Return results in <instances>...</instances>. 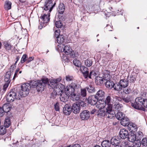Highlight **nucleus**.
<instances>
[{
    "mask_svg": "<svg viewBox=\"0 0 147 147\" xmlns=\"http://www.w3.org/2000/svg\"><path fill=\"white\" fill-rule=\"evenodd\" d=\"M61 78H59L51 80L49 83V80L47 78L42 79L40 80H38L34 82L32 84V87H36L37 91L38 92L42 91L43 90L44 87L48 85L51 87V86H55L57 83L59 82L61 80Z\"/></svg>",
    "mask_w": 147,
    "mask_h": 147,
    "instance_id": "obj_1",
    "label": "nucleus"
},
{
    "mask_svg": "<svg viewBox=\"0 0 147 147\" xmlns=\"http://www.w3.org/2000/svg\"><path fill=\"white\" fill-rule=\"evenodd\" d=\"M80 87V85L77 80H75L65 88V92L66 94L72 96L74 100H79V98L77 97L75 92L79 89Z\"/></svg>",
    "mask_w": 147,
    "mask_h": 147,
    "instance_id": "obj_2",
    "label": "nucleus"
},
{
    "mask_svg": "<svg viewBox=\"0 0 147 147\" xmlns=\"http://www.w3.org/2000/svg\"><path fill=\"white\" fill-rule=\"evenodd\" d=\"M113 96L111 95V94H109L105 98V104H104L103 106H99L101 108L102 107H105V105H107V109H108L107 112H109L110 113H111V114H112L114 113V112L112 110V105L111 104V103H113L112 98Z\"/></svg>",
    "mask_w": 147,
    "mask_h": 147,
    "instance_id": "obj_3",
    "label": "nucleus"
},
{
    "mask_svg": "<svg viewBox=\"0 0 147 147\" xmlns=\"http://www.w3.org/2000/svg\"><path fill=\"white\" fill-rule=\"evenodd\" d=\"M59 46V49L61 50V52H64L66 55H69L70 57H73L75 56L74 54L72 52V50L70 48L69 45H61Z\"/></svg>",
    "mask_w": 147,
    "mask_h": 147,
    "instance_id": "obj_4",
    "label": "nucleus"
},
{
    "mask_svg": "<svg viewBox=\"0 0 147 147\" xmlns=\"http://www.w3.org/2000/svg\"><path fill=\"white\" fill-rule=\"evenodd\" d=\"M106 111L104 110V109H101L99 110H98L97 112V116L99 117L102 118L104 117L105 116H106L107 117L111 119L114 117V115L115 114L114 113L111 114V113H110L109 112H107V108H106Z\"/></svg>",
    "mask_w": 147,
    "mask_h": 147,
    "instance_id": "obj_5",
    "label": "nucleus"
},
{
    "mask_svg": "<svg viewBox=\"0 0 147 147\" xmlns=\"http://www.w3.org/2000/svg\"><path fill=\"white\" fill-rule=\"evenodd\" d=\"M43 12L45 13L43 15L42 14L41 16L40 17V19L42 20L43 23V24L41 23L40 26H39V28L40 29L42 28L43 26L45 27L50 20L49 17L51 12L48 11V12L46 14V13H45V11H43Z\"/></svg>",
    "mask_w": 147,
    "mask_h": 147,
    "instance_id": "obj_6",
    "label": "nucleus"
},
{
    "mask_svg": "<svg viewBox=\"0 0 147 147\" xmlns=\"http://www.w3.org/2000/svg\"><path fill=\"white\" fill-rule=\"evenodd\" d=\"M20 99V97L17 96L14 89H11L6 96V100L8 102H11L16 99Z\"/></svg>",
    "mask_w": 147,
    "mask_h": 147,
    "instance_id": "obj_7",
    "label": "nucleus"
},
{
    "mask_svg": "<svg viewBox=\"0 0 147 147\" xmlns=\"http://www.w3.org/2000/svg\"><path fill=\"white\" fill-rule=\"evenodd\" d=\"M144 99L141 97L136 98L134 103H131V106L135 109H140L143 105Z\"/></svg>",
    "mask_w": 147,
    "mask_h": 147,
    "instance_id": "obj_8",
    "label": "nucleus"
},
{
    "mask_svg": "<svg viewBox=\"0 0 147 147\" xmlns=\"http://www.w3.org/2000/svg\"><path fill=\"white\" fill-rule=\"evenodd\" d=\"M34 81L33 82H32L31 83V85L30 86V84L29 83H25L22 84L21 87V90L23 91L22 92V94L23 96L28 95L29 92V88L30 87L32 88H35V87H32V84ZM36 88H37L36 87ZM36 89L37 90V89Z\"/></svg>",
    "mask_w": 147,
    "mask_h": 147,
    "instance_id": "obj_9",
    "label": "nucleus"
},
{
    "mask_svg": "<svg viewBox=\"0 0 147 147\" xmlns=\"http://www.w3.org/2000/svg\"><path fill=\"white\" fill-rule=\"evenodd\" d=\"M90 117V112L87 110L82 111L80 113V117L82 120H86Z\"/></svg>",
    "mask_w": 147,
    "mask_h": 147,
    "instance_id": "obj_10",
    "label": "nucleus"
},
{
    "mask_svg": "<svg viewBox=\"0 0 147 147\" xmlns=\"http://www.w3.org/2000/svg\"><path fill=\"white\" fill-rule=\"evenodd\" d=\"M65 9V7L64 4L62 3H60L57 9L58 13L59 14L58 17L60 20H63V19L61 18V15L63 13Z\"/></svg>",
    "mask_w": 147,
    "mask_h": 147,
    "instance_id": "obj_11",
    "label": "nucleus"
},
{
    "mask_svg": "<svg viewBox=\"0 0 147 147\" xmlns=\"http://www.w3.org/2000/svg\"><path fill=\"white\" fill-rule=\"evenodd\" d=\"M119 136L121 139H124L128 137L129 133L127 130L125 129H122L119 132Z\"/></svg>",
    "mask_w": 147,
    "mask_h": 147,
    "instance_id": "obj_12",
    "label": "nucleus"
},
{
    "mask_svg": "<svg viewBox=\"0 0 147 147\" xmlns=\"http://www.w3.org/2000/svg\"><path fill=\"white\" fill-rule=\"evenodd\" d=\"M98 100L95 95H92L88 97V103L91 105H94L96 104V103L97 102Z\"/></svg>",
    "mask_w": 147,
    "mask_h": 147,
    "instance_id": "obj_13",
    "label": "nucleus"
},
{
    "mask_svg": "<svg viewBox=\"0 0 147 147\" xmlns=\"http://www.w3.org/2000/svg\"><path fill=\"white\" fill-rule=\"evenodd\" d=\"M121 139L120 137L117 136L112 138L111 140V144L113 145L119 146L118 144L120 143L121 142Z\"/></svg>",
    "mask_w": 147,
    "mask_h": 147,
    "instance_id": "obj_14",
    "label": "nucleus"
},
{
    "mask_svg": "<svg viewBox=\"0 0 147 147\" xmlns=\"http://www.w3.org/2000/svg\"><path fill=\"white\" fill-rule=\"evenodd\" d=\"M71 106L68 104L65 105L63 109V112L66 115H69L71 112Z\"/></svg>",
    "mask_w": 147,
    "mask_h": 147,
    "instance_id": "obj_15",
    "label": "nucleus"
},
{
    "mask_svg": "<svg viewBox=\"0 0 147 147\" xmlns=\"http://www.w3.org/2000/svg\"><path fill=\"white\" fill-rule=\"evenodd\" d=\"M51 88L54 89H56V91L62 92L63 90L65 89V86L61 83H58L55 86H51Z\"/></svg>",
    "mask_w": 147,
    "mask_h": 147,
    "instance_id": "obj_16",
    "label": "nucleus"
},
{
    "mask_svg": "<svg viewBox=\"0 0 147 147\" xmlns=\"http://www.w3.org/2000/svg\"><path fill=\"white\" fill-rule=\"evenodd\" d=\"M80 105L79 104L74 103L71 107V111L75 114L79 113L80 111Z\"/></svg>",
    "mask_w": 147,
    "mask_h": 147,
    "instance_id": "obj_17",
    "label": "nucleus"
},
{
    "mask_svg": "<svg viewBox=\"0 0 147 147\" xmlns=\"http://www.w3.org/2000/svg\"><path fill=\"white\" fill-rule=\"evenodd\" d=\"M80 70L82 71L84 78H87L88 76L89 73L88 68L83 65H80Z\"/></svg>",
    "mask_w": 147,
    "mask_h": 147,
    "instance_id": "obj_18",
    "label": "nucleus"
},
{
    "mask_svg": "<svg viewBox=\"0 0 147 147\" xmlns=\"http://www.w3.org/2000/svg\"><path fill=\"white\" fill-rule=\"evenodd\" d=\"M53 5V1L52 0H48L46 1L45 3V7L44 8V11H49L51 8V6Z\"/></svg>",
    "mask_w": 147,
    "mask_h": 147,
    "instance_id": "obj_19",
    "label": "nucleus"
},
{
    "mask_svg": "<svg viewBox=\"0 0 147 147\" xmlns=\"http://www.w3.org/2000/svg\"><path fill=\"white\" fill-rule=\"evenodd\" d=\"M105 92L102 90H99L95 95L98 100H100L104 96Z\"/></svg>",
    "mask_w": 147,
    "mask_h": 147,
    "instance_id": "obj_20",
    "label": "nucleus"
},
{
    "mask_svg": "<svg viewBox=\"0 0 147 147\" xmlns=\"http://www.w3.org/2000/svg\"><path fill=\"white\" fill-rule=\"evenodd\" d=\"M2 108L4 112L7 113V115H8V113L11 110L10 104L9 103H6L3 105Z\"/></svg>",
    "mask_w": 147,
    "mask_h": 147,
    "instance_id": "obj_21",
    "label": "nucleus"
},
{
    "mask_svg": "<svg viewBox=\"0 0 147 147\" xmlns=\"http://www.w3.org/2000/svg\"><path fill=\"white\" fill-rule=\"evenodd\" d=\"M100 72L98 69H96L94 70L91 71L90 74H88V78L90 79L91 78V77L96 76L97 75H99Z\"/></svg>",
    "mask_w": 147,
    "mask_h": 147,
    "instance_id": "obj_22",
    "label": "nucleus"
},
{
    "mask_svg": "<svg viewBox=\"0 0 147 147\" xmlns=\"http://www.w3.org/2000/svg\"><path fill=\"white\" fill-rule=\"evenodd\" d=\"M119 82L122 88L127 87L129 84V81L127 79H121L120 80Z\"/></svg>",
    "mask_w": 147,
    "mask_h": 147,
    "instance_id": "obj_23",
    "label": "nucleus"
},
{
    "mask_svg": "<svg viewBox=\"0 0 147 147\" xmlns=\"http://www.w3.org/2000/svg\"><path fill=\"white\" fill-rule=\"evenodd\" d=\"M69 96L68 95L65 93H63L60 95L59 98L60 100L63 102H66L67 101V99H68Z\"/></svg>",
    "mask_w": 147,
    "mask_h": 147,
    "instance_id": "obj_24",
    "label": "nucleus"
},
{
    "mask_svg": "<svg viewBox=\"0 0 147 147\" xmlns=\"http://www.w3.org/2000/svg\"><path fill=\"white\" fill-rule=\"evenodd\" d=\"M120 120L121 121L120 122L121 125L123 126H128L129 125V120L127 117L125 116Z\"/></svg>",
    "mask_w": 147,
    "mask_h": 147,
    "instance_id": "obj_25",
    "label": "nucleus"
},
{
    "mask_svg": "<svg viewBox=\"0 0 147 147\" xmlns=\"http://www.w3.org/2000/svg\"><path fill=\"white\" fill-rule=\"evenodd\" d=\"M103 74L102 78L104 80H110V71L109 70H105L103 71Z\"/></svg>",
    "mask_w": 147,
    "mask_h": 147,
    "instance_id": "obj_26",
    "label": "nucleus"
},
{
    "mask_svg": "<svg viewBox=\"0 0 147 147\" xmlns=\"http://www.w3.org/2000/svg\"><path fill=\"white\" fill-rule=\"evenodd\" d=\"M103 79L102 77L99 76H96L95 78L96 84L99 85H101L103 83Z\"/></svg>",
    "mask_w": 147,
    "mask_h": 147,
    "instance_id": "obj_27",
    "label": "nucleus"
},
{
    "mask_svg": "<svg viewBox=\"0 0 147 147\" xmlns=\"http://www.w3.org/2000/svg\"><path fill=\"white\" fill-rule=\"evenodd\" d=\"M57 43L59 44V46H60L61 45H64V44H62L65 40V37L63 35H60L58 37L57 36Z\"/></svg>",
    "mask_w": 147,
    "mask_h": 147,
    "instance_id": "obj_28",
    "label": "nucleus"
},
{
    "mask_svg": "<svg viewBox=\"0 0 147 147\" xmlns=\"http://www.w3.org/2000/svg\"><path fill=\"white\" fill-rule=\"evenodd\" d=\"M7 117L5 118L4 123V126L6 127H8L11 124L10 119L11 116L9 115L7 116Z\"/></svg>",
    "mask_w": 147,
    "mask_h": 147,
    "instance_id": "obj_29",
    "label": "nucleus"
},
{
    "mask_svg": "<svg viewBox=\"0 0 147 147\" xmlns=\"http://www.w3.org/2000/svg\"><path fill=\"white\" fill-rule=\"evenodd\" d=\"M128 127L129 128V130L131 132H135L137 130V126L134 123H132L131 125L129 124Z\"/></svg>",
    "mask_w": 147,
    "mask_h": 147,
    "instance_id": "obj_30",
    "label": "nucleus"
},
{
    "mask_svg": "<svg viewBox=\"0 0 147 147\" xmlns=\"http://www.w3.org/2000/svg\"><path fill=\"white\" fill-rule=\"evenodd\" d=\"M11 76V72L10 71L7 72L4 76V81L5 82L10 83V77Z\"/></svg>",
    "mask_w": 147,
    "mask_h": 147,
    "instance_id": "obj_31",
    "label": "nucleus"
},
{
    "mask_svg": "<svg viewBox=\"0 0 147 147\" xmlns=\"http://www.w3.org/2000/svg\"><path fill=\"white\" fill-rule=\"evenodd\" d=\"M105 83V86L107 88L110 89L112 88L114 86V83L111 80H107Z\"/></svg>",
    "mask_w": 147,
    "mask_h": 147,
    "instance_id": "obj_32",
    "label": "nucleus"
},
{
    "mask_svg": "<svg viewBox=\"0 0 147 147\" xmlns=\"http://www.w3.org/2000/svg\"><path fill=\"white\" fill-rule=\"evenodd\" d=\"M128 140L129 142H134L136 140V135L133 134L131 135H128L127 137Z\"/></svg>",
    "mask_w": 147,
    "mask_h": 147,
    "instance_id": "obj_33",
    "label": "nucleus"
},
{
    "mask_svg": "<svg viewBox=\"0 0 147 147\" xmlns=\"http://www.w3.org/2000/svg\"><path fill=\"white\" fill-rule=\"evenodd\" d=\"M111 145V142L108 140H104L101 143V146L102 147H110Z\"/></svg>",
    "mask_w": 147,
    "mask_h": 147,
    "instance_id": "obj_34",
    "label": "nucleus"
},
{
    "mask_svg": "<svg viewBox=\"0 0 147 147\" xmlns=\"http://www.w3.org/2000/svg\"><path fill=\"white\" fill-rule=\"evenodd\" d=\"M86 89L89 93H93L95 92V89L94 85L91 84L89 85L88 87H86Z\"/></svg>",
    "mask_w": 147,
    "mask_h": 147,
    "instance_id": "obj_35",
    "label": "nucleus"
},
{
    "mask_svg": "<svg viewBox=\"0 0 147 147\" xmlns=\"http://www.w3.org/2000/svg\"><path fill=\"white\" fill-rule=\"evenodd\" d=\"M11 2L9 1H6L4 4V7L6 10H8L11 8Z\"/></svg>",
    "mask_w": 147,
    "mask_h": 147,
    "instance_id": "obj_36",
    "label": "nucleus"
},
{
    "mask_svg": "<svg viewBox=\"0 0 147 147\" xmlns=\"http://www.w3.org/2000/svg\"><path fill=\"white\" fill-rule=\"evenodd\" d=\"M125 116V115L121 112H118L115 115L116 118L119 120L121 119Z\"/></svg>",
    "mask_w": 147,
    "mask_h": 147,
    "instance_id": "obj_37",
    "label": "nucleus"
},
{
    "mask_svg": "<svg viewBox=\"0 0 147 147\" xmlns=\"http://www.w3.org/2000/svg\"><path fill=\"white\" fill-rule=\"evenodd\" d=\"M114 89L116 91H120L122 89V87L121 86L119 82L114 84V86L113 87Z\"/></svg>",
    "mask_w": 147,
    "mask_h": 147,
    "instance_id": "obj_38",
    "label": "nucleus"
},
{
    "mask_svg": "<svg viewBox=\"0 0 147 147\" xmlns=\"http://www.w3.org/2000/svg\"><path fill=\"white\" fill-rule=\"evenodd\" d=\"M4 126H0V135H3L6 133L7 129Z\"/></svg>",
    "mask_w": 147,
    "mask_h": 147,
    "instance_id": "obj_39",
    "label": "nucleus"
},
{
    "mask_svg": "<svg viewBox=\"0 0 147 147\" xmlns=\"http://www.w3.org/2000/svg\"><path fill=\"white\" fill-rule=\"evenodd\" d=\"M144 134L141 131H138L136 133V136L137 137L138 140H140L141 138L143 137Z\"/></svg>",
    "mask_w": 147,
    "mask_h": 147,
    "instance_id": "obj_40",
    "label": "nucleus"
},
{
    "mask_svg": "<svg viewBox=\"0 0 147 147\" xmlns=\"http://www.w3.org/2000/svg\"><path fill=\"white\" fill-rule=\"evenodd\" d=\"M123 100L126 103H129L131 101V96H127L126 97L122 96Z\"/></svg>",
    "mask_w": 147,
    "mask_h": 147,
    "instance_id": "obj_41",
    "label": "nucleus"
},
{
    "mask_svg": "<svg viewBox=\"0 0 147 147\" xmlns=\"http://www.w3.org/2000/svg\"><path fill=\"white\" fill-rule=\"evenodd\" d=\"M22 72V71H21V70L20 71L19 68H17L16 69V70L15 72L13 78V80H14L18 76V75L19 74L21 73Z\"/></svg>",
    "mask_w": 147,
    "mask_h": 147,
    "instance_id": "obj_42",
    "label": "nucleus"
},
{
    "mask_svg": "<svg viewBox=\"0 0 147 147\" xmlns=\"http://www.w3.org/2000/svg\"><path fill=\"white\" fill-rule=\"evenodd\" d=\"M140 143L143 146L146 147L147 146V138H144L140 141Z\"/></svg>",
    "mask_w": 147,
    "mask_h": 147,
    "instance_id": "obj_43",
    "label": "nucleus"
},
{
    "mask_svg": "<svg viewBox=\"0 0 147 147\" xmlns=\"http://www.w3.org/2000/svg\"><path fill=\"white\" fill-rule=\"evenodd\" d=\"M74 65L78 67H80L81 65V63L78 60L76 59H74L73 61Z\"/></svg>",
    "mask_w": 147,
    "mask_h": 147,
    "instance_id": "obj_44",
    "label": "nucleus"
},
{
    "mask_svg": "<svg viewBox=\"0 0 147 147\" xmlns=\"http://www.w3.org/2000/svg\"><path fill=\"white\" fill-rule=\"evenodd\" d=\"M115 109L117 111H119L121 110L122 107V105L119 103H117L114 105Z\"/></svg>",
    "mask_w": 147,
    "mask_h": 147,
    "instance_id": "obj_45",
    "label": "nucleus"
},
{
    "mask_svg": "<svg viewBox=\"0 0 147 147\" xmlns=\"http://www.w3.org/2000/svg\"><path fill=\"white\" fill-rule=\"evenodd\" d=\"M124 88L123 89V92L125 93L126 94H129L131 93V90L130 88L128 87Z\"/></svg>",
    "mask_w": 147,
    "mask_h": 147,
    "instance_id": "obj_46",
    "label": "nucleus"
},
{
    "mask_svg": "<svg viewBox=\"0 0 147 147\" xmlns=\"http://www.w3.org/2000/svg\"><path fill=\"white\" fill-rule=\"evenodd\" d=\"M65 78L67 82L72 81V82H73L74 81L76 80L74 79V78L72 76H70L69 75L66 76Z\"/></svg>",
    "mask_w": 147,
    "mask_h": 147,
    "instance_id": "obj_47",
    "label": "nucleus"
},
{
    "mask_svg": "<svg viewBox=\"0 0 147 147\" xmlns=\"http://www.w3.org/2000/svg\"><path fill=\"white\" fill-rule=\"evenodd\" d=\"M85 63L87 66L90 67L92 65V61L91 60L87 59L85 61Z\"/></svg>",
    "mask_w": 147,
    "mask_h": 147,
    "instance_id": "obj_48",
    "label": "nucleus"
},
{
    "mask_svg": "<svg viewBox=\"0 0 147 147\" xmlns=\"http://www.w3.org/2000/svg\"><path fill=\"white\" fill-rule=\"evenodd\" d=\"M28 58V56L26 54L24 55L21 58L20 62L22 63H24L25 61H27V59Z\"/></svg>",
    "mask_w": 147,
    "mask_h": 147,
    "instance_id": "obj_49",
    "label": "nucleus"
},
{
    "mask_svg": "<svg viewBox=\"0 0 147 147\" xmlns=\"http://www.w3.org/2000/svg\"><path fill=\"white\" fill-rule=\"evenodd\" d=\"M81 95L83 97H84L86 95V89H81L80 92Z\"/></svg>",
    "mask_w": 147,
    "mask_h": 147,
    "instance_id": "obj_50",
    "label": "nucleus"
},
{
    "mask_svg": "<svg viewBox=\"0 0 147 147\" xmlns=\"http://www.w3.org/2000/svg\"><path fill=\"white\" fill-rule=\"evenodd\" d=\"M140 141L138 142V141H136L134 142L133 144V146L132 147H140L141 146Z\"/></svg>",
    "mask_w": 147,
    "mask_h": 147,
    "instance_id": "obj_51",
    "label": "nucleus"
},
{
    "mask_svg": "<svg viewBox=\"0 0 147 147\" xmlns=\"http://www.w3.org/2000/svg\"><path fill=\"white\" fill-rule=\"evenodd\" d=\"M5 48L7 50H9L11 49L12 46L8 43H6L4 45Z\"/></svg>",
    "mask_w": 147,
    "mask_h": 147,
    "instance_id": "obj_52",
    "label": "nucleus"
},
{
    "mask_svg": "<svg viewBox=\"0 0 147 147\" xmlns=\"http://www.w3.org/2000/svg\"><path fill=\"white\" fill-rule=\"evenodd\" d=\"M56 26L57 28H61L62 26V24L60 21H57L55 23Z\"/></svg>",
    "mask_w": 147,
    "mask_h": 147,
    "instance_id": "obj_53",
    "label": "nucleus"
},
{
    "mask_svg": "<svg viewBox=\"0 0 147 147\" xmlns=\"http://www.w3.org/2000/svg\"><path fill=\"white\" fill-rule=\"evenodd\" d=\"M59 104L56 103L54 105V108L55 110L57 111H59Z\"/></svg>",
    "mask_w": 147,
    "mask_h": 147,
    "instance_id": "obj_54",
    "label": "nucleus"
},
{
    "mask_svg": "<svg viewBox=\"0 0 147 147\" xmlns=\"http://www.w3.org/2000/svg\"><path fill=\"white\" fill-rule=\"evenodd\" d=\"M9 83V82H5V83L4 84L3 86V89L4 90H6V89L8 87Z\"/></svg>",
    "mask_w": 147,
    "mask_h": 147,
    "instance_id": "obj_55",
    "label": "nucleus"
},
{
    "mask_svg": "<svg viewBox=\"0 0 147 147\" xmlns=\"http://www.w3.org/2000/svg\"><path fill=\"white\" fill-rule=\"evenodd\" d=\"M59 31L57 30H56L55 32L54 36L55 37L57 38V36L58 37L59 36Z\"/></svg>",
    "mask_w": 147,
    "mask_h": 147,
    "instance_id": "obj_56",
    "label": "nucleus"
},
{
    "mask_svg": "<svg viewBox=\"0 0 147 147\" xmlns=\"http://www.w3.org/2000/svg\"><path fill=\"white\" fill-rule=\"evenodd\" d=\"M142 105L144 107L147 108V98L144 99Z\"/></svg>",
    "mask_w": 147,
    "mask_h": 147,
    "instance_id": "obj_57",
    "label": "nucleus"
},
{
    "mask_svg": "<svg viewBox=\"0 0 147 147\" xmlns=\"http://www.w3.org/2000/svg\"><path fill=\"white\" fill-rule=\"evenodd\" d=\"M34 59V57H29L28 58H27V63H29V62H31Z\"/></svg>",
    "mask_w": 147,
    "mask_h": 147,
    "instance_id": "obj_58",
    "label": "nucleus"
},
{
    "mask_svg": "<svg viewBox=\"0 0 147 147\" xmlns=\"http://www.w3.org/2000/svg\"><path fill=\"white\" fill-rule=\"evenodd\" d=\"M136 80V79L133 76L131 77L129 79L130 82L131 83H134Z\"/></svg>",
    "mask_w": 147,
    "mask_h": 147,
    "instance_id": "obj_59",
    "label": "nucleus"
},
{
    "mask_svg": "<svg viewBox=\"0 0 147 147\" xmlns=\"http://www.w3.org/2000/svg\"><path fill=\"white\" fill-rule=\"evenodd\" d=\"M97 110L96 109H92L90 111V113L91 114H94L95 113L97 114Z\"/></svg>",
    "mask_w": 147,
    "mask_h": 147,
    "instance_id": "obj_60",
    "label": "nucleus"
},
{
    "mask_svg": "<svg viewBox=\"0 0 147 147\" xmlns=\"http://www.w3.org/2000/svg\"><path fill=\"white\" fill-rule=\"evenodd\" d=\"M116 98L117 100L119 101H122L123 100L122 96L121 98L118 96H116Z\"/></svg>",
    "mask_w": 147,
    "mask_h": 147,
    "instance_id": "obj_61",
    "label": "nucleus"
},
{
    "mask_svg": "<svg viewBox=\"0 0 147 147\" xmlns=\"http://www.w3.org/2000/svg\"><path fill=\"white\" fill-rule=\"evenodd\" d=\"M20 57L19 56H16V62H15V65H16V64L17 63V62L18 61V60L20 59Z\"/></svg>",
    "mask_w": 147,
    "mask_h": 147,
    "instance_id": "obj_62",
    "label": "nucleus"
},
{
    "mask_svg": "<svg viewBox=\"0 0 147 147\" xmlns=\"http://www.w3.org/2000/svg\"><path fill=\"white\" fill-rule=\"evenodd\" d=\"M71 147H81V146L79 144H75L73 145Z\"/></svg>",
    "mask_w": 147,
    "mask_h": 147,
    "instance_id": "obj_63",
    "label": "nucleus"
},
{
    "mask_svg": "<svg viewBox=\"0 0 147 147\" xmlns=\"http://www.w3.org/2000/svg\"><path fill=\"white\" fill-rule=\"evenodd\" d=\"M16 65L14 64L13 65H11V66L10 69H11L12 70H14L16 67Z\"/></svg>",
    "mask_w": 147,
    "mask_h": 147,
    "instance_id": "obj_64",
    "label": "nucleus"
}]
</instances>
